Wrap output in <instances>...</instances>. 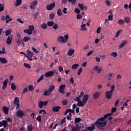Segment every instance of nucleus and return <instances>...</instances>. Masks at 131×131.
<instances>
[{
	"label": "nucleus",
	"instance_id": "1",
	"mask_svg": "<svg viewBox=\"0 0 131 131\" xmlns=\"http://www.w3.org/2000/svg\"><path fill=\"white\" fill-rule=\"evenodd\" d=\"M101 121H105V118H104V117L98 119L95 122L93 123V124L97 127H99V126L101 127H105V126L107 125L108 120H106L105 122Z\"/></svg>",
	"mask_w": 131,
	"mask_h": 131
},
{
	"label": "nucleus",
	"instance_id": "2",
	"mask_svg": "<svg viewBox=\"0 0 131 131\" xmlns=\"http://www.w3.org/2000/svg\"><path fill=\"white\" fill-rule=\"evenodd\" d=\"M115 90V85H113L111 86V90L108 91H106L105 93V97L107 100H110L111 98H112V96H113V92H114Z\"/></svg>",
	"mask_w": 131,
	"mask_h": 131
},
{
	"label": "nucleus",
	"instance_id": "3",
	"mask_svg": "<svg viewBox=\"0 0 131 131\" xmlns=\"http://www.w3.org/2000/svg\"><path fill=\"white\" fill-rule=\"evenodd\" d=\"M68 38H69V35L66 34L64 36H59L57 38V41L58 42H62V43H65L68 41Z\"/></svg>",
	"mask_w": 131,
	"mask_h": 131
},
{
	"label": "nucleus",
	"instance_id": "4",
	"mask_svg": "<svg viewBox=\"0 0 131 131\" xmlns=\"http://www.w3.org/2000/svg\"><path fill=\"white\" fill-rule=\"evenodd\" d=\"M29 29H27L26 30H24V32L25 33H27L28 34V35H31L33 32V30H34V26L33 25H30L28 27Z\"/></svg>",
	"mask_w": 131,
	"mask_h": 131
},
{
	"label": "nucleus",
	"instance_id": "5",
	"mask_svg": "<svg viewBox=\"0 0 131 131\" xmlns=\"http://www.w3.org/2000/svg\"><path fill=\"white\" fill-rule=\"evenodd\" d=\"M14 105H16V110L19 109L20 107V100H19V97H15L14 99Z\"/></svg>",
	"mask_w": 131,
	"mask_h": 131
},
{
	"label": "nucleus",
	"instance_id": "6",
	"mask_svg": "<svg viewBox=\"0 0 131 131\" xmlns=\"http://www.w3.org/2000/svg\"><path fill=\"white\" fill-rule=\"evenodd\" d=\"M55 7H56V4H55V2H53V3H50L49 5H47L46 8L48 11H52Z\"/></svg>",
	"mask_w": 131,
	"mask_h": 131
},
{
	"label": "nucleus",
	"instance_id": "7",
	"mask_svg": "<svg viewBox=\"0 0 131 131\" xmlns=\"http://www.w3.org/2000/svg\"><path fill=\"white\" fill-rule=\"evenodd\" d=\"M16 115L17 117H20V118H22L23 116H25V113L23 111H21L20 110H18L16 112Z\"/></svg>",
	"mask_w": 131,
	"mask_h": 131
},
{
	"label": "nucleus",
	"instance_id": "8",
	"mask_svg": "<svg viewBox=\"0 0 131 131\" xmlns=\"http://www.w3.org/2000/svg\"><path fill=\"white\" fill-rule=\"evenodd\" d=\"M13 40V35H10L7 39L6 43L8 46H10L12 43V41Z\"/></svg>",
	"mask_w": 131,
	"mask_h": 131
},
{
	"label": "nucleus",
	"instance_id": "9",
	"mask_svg": "<svg viewBox=\"0 0 131 131\" xmlns=\"http://www.w3.org/2000/svg\"><path fill=\"white\" fill-rule=\"evenodd\" d=\"M66 88V85L61 84L59 86V89L58 90V92L61 93V94H65V91H64V89Z\"/></svg>",
	"mask_w": 131,
	"mask_h": 131
},
{
	"label": "nucleus",
	"instance_id": "10",
	"mask_svg": "<svg viewBox=\"0 0 131 131\" xmlns=\"http://www.w3.org/2000/svg\"><path fill=\"white\" fill-rule=\"evenodd\" d=\"M37 4H38V2L37 1H35L33 2H32L30 4V9L32 10H34L35 9V7L37 5Z\"/></svg>",
	"mask_w": 131,
	"mask_h": 131
},
{
	"label": "nucleus",
	"instance_id": "11",
	"mask_svg": "<svg viewBox=\"0 0 131 131\" xmlns=\"http://www.w3.org/2000/svg\"><path fill=\"white\" fill-rule=\"evenodd\" d=\"M53 75H54V71H53L47 72L45 74V77H51Z\"/></svg>",
	"mask_w": 131,
	"mask_h": 131
},
{
	"label": "nucleus",
	"instance_id": "12",
	"mask_svg": "<svg viewBox=\"0 0 131 131\" xmlns=\"http://www.w3.org/2000/svg\"><path fill=\"white\" fill-rule=\"evenodd\" d=\"M90 97V96L88 94L84 95L83 97L82 101L83 102V103H85V104H86V102H88V100H89V98Z\"/></svg>",
	"mask_w": 131,
	"mask_h": 131
},
{
	"label": "nucleus",
	"instance_id": "13",
	"mask_svg": "<svg viewBox=\"0 0 131 131\" xmlns=\"http://www.w3.org/2000/svg\"><path fill=\"white\" fill-rule=\"evenodd\" d=\"M93 70L95 71L96 70V71H98V74H100V73H101V72H102V67H100L99 68V66H95L93 68Z\"/></svg>",
	"mask_w": 131,
	"mask_h": 131
},
{
	"label": "nucleus",
	"instance_id": "14",
	"mask_svg": "<svg viewBox=\"0 0 131 131\" xmlns=\"http://www.w3.org/2000/svg\"><path fill=\"white\" fill-rule=\"evenodd\" d=\"M18 46H23V47H25V44L24 43V42L23 41V40L21 39H18L16 41Z\"/></svg>",
	"mask_w": 131,
	"mask_h": 131
},
{
	"label": "nucleus",
	"instance_id": "15",
	"mask_svg": "<svg viewBox=\"0 0 131 131\" xmlns=\"http://www.w3.org/2000/svg\"><path fill=\"white\" fill-rule=\"evenodd\" d=\"M3 110L4 114H6V115H8L9 114V108L7 106H3Z\"/></svg>",
	"mask_w": 131,
	"mask_h": 131
},
{
	"label": "nucleus",
	"instance_id": "16",
	"mask_svg": "<svg viewBox=\"0 0 131 131\" xmlns=\"http://www.w3.org/2000/svg\"><path fill=\"white\" fill-rule=\"evenodd\" d=\"M8 82H9V80L8 79H6L5 80L3 81V85L2 87L3 90L6 89V88H7V85Z\"/></svg>",
	"mask_w": 131,
	"mask_h": 131
},
{
	"label": "nucleus",
	"instance_id": "17",
	"mask_svg": "<svg viewBox=\"0 0 131 131\" xmlns=\"http://www.w3.org/2000/svg\"><path fill=\"white\" fill-rule=\"evenodd\" d=\"M100 95H101V93L100 92H96L93 94V98L94 99H98V98L100 97Z\"/></svg>",
	"mask_w": 131,
	"mask_h": 131
},
{
	"label": "nucleus",
	"instance_id": "18",
	"mask_svg": "<svg viewBox=\"0 0 131 131\" xmlns=\"http://www.w3.org/2000/svg\"><path fill=\"white\" fill-rule=\"evenodd\" d=\"M60 109H61L60 106H54L52 109V111L53 112H59V110H60Z\"/></svg>",
	"mask_w": 131,
	"mask_h": 131
},
{
	"label": "nucleus",
	"instance_id": "19",
	"mask_svg": "<svg viewBox=\"0 0 131 131\" xmlns=\"http://www.w3.org/2000/svg\"><path fill=\"white\" fill-rule=\"evenodd\" d=\"M0 62L2 64H6V63H8V60H7L6 58H2L0 57Z\"/></svg>",
	"mask_w": 131,
	"mask_h": 131
},
{
	"label": "nucleus",
	"instance_id": "20",
	"mask_svg": "<svg viewBox=\"0 0 131 131\" xmlns=\"http://www.w3.org/2000/svg\"><path fill=\"white\" fill-rule=\"evenodd\" d=\"M127 43V41L124 40L119 46V49H122Z\"/></svg>",
	"mask_w": 131,
	"mask_h": 131
},
{
	"label": "nucleus",
	"instance_id": "21",
	"mask_svg": "<svg viewBox=\"0 0 131 131\" xmlns=\"http://www.w3.org/2000/svg\"><path fill=\"white\" fill-rule=\"evenodd\" d=\"M5 18L6 23H9L10 21H12V20H13L9 15H6Z\"/></svg>",
	"mask_w": 131,
	"mask_h": 131
},
{
	"label": "nucleus",
	"instance_id": "22",
	"mask_svg": "<svg viewBox=\"0 0 131 131\" xmlns=\"http://www.w3.org/2000/svg\"><path fill=\"white\" fill-rule=\"evenodd\" d=\"M55 89V85L52 84L51 85H50L48 89V91L49 92V93H51V92H53V91H54Z\"/></svg>",
	"mask_w": 131,
	"mask_h": 131
},
{
	"label": "nucleus",
	"instance_id": "23",
	"mask_svg": "<svg viewBox=\"0 0 131 131\" xmlns=\"http://www.w3.org/2000/svg\"><path fill=\"white\" fill-rule=\"evenodd\" d=\"M74 50L73 49H69V51L68 52V56H72L73 54H74Z\"/></svg>",
	"mask_w": 131,
	"mask_h": 131
},
{
	"label": "nucleus",
	"instance_id": "24",
	"mask_svg": "<svg viewBox=\"0 0 131 131\" xmlns=\"http://www.w3.org/2000/svg\"><path fill=\"white\" fill-rule=\"evenodd\" d=\"M43 96H45L46 97H48L49 96H51V93L50 91H49V90H45L43 93Z\"/></svg>",
	"mask_w": 131,
	"mask_h": 131
},
{
	"label": "nucleus",
	"instance_id": "25",
	"mask_svg": "<svg viewBox=\"0 0 131 131\" xmlns=\"http://www.w3.org/2000/svg\"><path fill=\"white\" fill-rule=\"evenodd\" d=\"M124 19V22H125V23H129V22H130V17L128 16L125 17Z\"/></svg>",
	"mask_w": 131,
	"mask_h": 131
},
{
	"label": "nucleus",
	"instance_id": "26",
	"mask_svg": "<svg viewBox=\"0 0 131 131\" xmlns=\"http://www.w3.org/2000/svg\"><path fill=\"white\" fill-rule=\"evenodd\" d=\"M16 2L15 3L16 7H19L22 4V0H16Z\"/></svg>",
	"mask_w": 131,
	"mask_h": 131
},
{
	"label": "nucleus",
	"instance_id": "27",
	"mask_svg": "<svg viewBox=\"0 0 131 131\" xmlns=\"http://www.w3.org/2000/svg\"><path fill=\"white\" fill-rule=\"evenodd\" d=\"M12 29H8V30H7L5 32V35L6 36H8L9 35H10V34H11V33H12Z\"/></svg>",
	"mask_w": 131,
	"mask_h": 131
},
{
	"label": "nucleus",
	"instance_id": "28",
	"mask_svg": "<svg viewBox=\"0 0 131 131\" xmlns=\"http://www.w3.org/2000/svg\"><path fill=\"white\" fill-rule=\"evenodd\" d=\"M84 104H85V103H84L83 102H82V101H79V102H78L77 103V105L79 107H83V106H84Z\"/></svg>",
	"mask_w": 131,
	"mask_h": 131
},
{
	"label": "nucleus",
	"instance_id": "29",
	"mask_svg": "<svg viewBox=\"0 0 131 131\" xmlns=\"http://www.w3.org/2000/svg\"><path fill=\"white\" fill-rule=\"evenodd\" d=\"M78 66H79V64L78 63H75L73 64L71 67L72 69H77L78 68Z\"/></svg>",
	"mask_w": 131,
	"mask_h": 131
},
{
	"label": "nucleus",
	"instance_id": "30",
	"mask_svg": "<svg viewBox=\"0 0 131 131\" xmlns=\"http://www.w3.org/2000/svg\"><path fill=\"white\" fill-rule=\"evenodd\" d=\"M95 127H96L95 126V125H94L93 123V125H91V126H89L88 127V130L93 131L94 130V129H95Z\"/></svg>",
	"mask_w": 131,
	"mask_h": 131
},
{
	"label": "nucleus",
	"instance_id": "31",
	"mask_svg": "<svg viewBox=\"0 0 131 131\" xmlns=\"http://www.w3.org/2000/svg\"><path fill=\"white\" fill-rule=\"evenodd\" d=\"M27 54H28V56L29 57H30V58H32V57H33V56L34 55V53L28 51H27Z\"/></svg>",
	"mask_w": 131,
	"mask_h": 131
},
{
	"label": "nucleus",
	"instance_id": "32",
	"mask_svg": "<svg viewBox=\"0 0 131 131\" xmlns=\"http://www.w3.org/2000/svg\"><path fill=\"white\" fill-rule=\"evenodd\" d=\"M2 124L5 128L7 127V125H8V121L6 120H2Z\"/></svg>",
	"mask_w": 131,
	"mask_h": 131
},
{
	"label": "nucleus",
	"instance_id": "33",
	"mask_svg": "<svg viewBox=\"0 0 131 131\" xmlns=\"http://www.w3.org/2000/svg\"><path fill=\"white\" fill-rule=\"evenodd\" d=\"M111 115H113V114L110 113L108 114H106L104 115L103 116V117H104V119H107V118H108V117L111 116Z\"/></svg>",
	"mask_w": 131,
	"mask_h": 131
},
{
	"label": "nucleus",
	"instance_id": "34",
	"mask_svg": "<svg viewBox=\"0 0 131 131\" xmlns=\"http://www.w3.org/2000/svg\"><path fill=\"white\" fill-rule=\"evenodd\" d=\"M54 24H55V22L53 21H50L47 22V25L49 27H52L54 26Z\"/></svg>",
	"mask_w": 131,
	"mask_h": 131
},
{
	"label": "nucleus",
	"instance_id": "35",
	"mask_svg": "<svg viewBox=\"0 0 131 131\" xmlns=\"http://www.w3.org/2000/svg\"><path fill=\"white\" fill-rule=\"evenodd\" d=\"M30 39V37L28 36H25L23 38V40L25 41V42H27Z\"/></svg>",
	"mask_w": 131,
	"mask_h": 131
},
{
	"label": "nucleus",
	"instance_id": "36",
	"mask_svg": "<svg viewBox=\"0 0 131 131\" xmlns=\"http://www.w3.org/2000/svg\"><path fill=\"white\" fill-rule=\"evenodd\" d=\"M41 27L42 29H47L48 28V25L44 23L41 25Z\"/></svg>",
	"mask_w": 131,
	"mask_h": 131
},
{
	"label": "nucleus",
	"instance_id": "37",
	"mask_svg": "<svg viewBox=\"0 0 131 131\" xmlns=\"http://www.w3.org/2000/svg\"><path fill=\"white\" fill-rule=\"evenodd\" d=\"M49 18H50V20H54V19L55 18V14H54L53 13L50 14Z\"/></svg>",
	"mask_w": 131,
	"mask_h": 131
},
{
	"label": "nucleus",
	"instance_id": "38",
	"mask_svg": "<svg viewBox=\"0 0 131 131\" xmlns=\"http://www.w3.org/2000/svg\"><path fill=\"white\" fill-rule=\"evenodd\" d=\"M24 66L26 67V68H28V69H30L31 68V66L27 63H24Z\"/></svg>",
	"mask_w": 131,
	"mask_h": 131
},
{
	"label": "nucleus",
	"instance_id": "39",
	"mask_svg": "<svg viewBox=\"0 0 131 131\" xmlns=\"http://www.w3.org/2000/svg\"><path fill=\"white\" fill-rule=\"evenodd\" d=\"M7 52H6V49L5 47H3L2 49V51L0 50V55H3V54H6Z\"/></svg>",
	"mask_w": 131,
	"mask_h": 131
},
{
	"label": "nucleus",
	"instance_id": "40",
	"mask_svg": "<svg viewBox=\"0 0 131 131\" xmlns=\"http://www.w3.org/2000/svg\"><path fill=\"white\" fill-rule=\"evenodd\" d=\"M75 123H79V122H80L81 121V119L80 118H77L75 119Z\"/></svg>",
	"mask_w": 131,
	"mask_h": 131
},
{
	"label": "nucleus",
	"instance_id": "41",
	"mask_svg": "<svg viewBox=\"0 0 131 131\" xmlns=\"http://www.w3.org/2000/svg\"><path fill=\"white\" fill-rule=\"evenodd\" d=\"M29 91H30V92L34 91V87L33 86V85H29Z\"/></svg>",
	"mask_w": 131,
	"mask_h": 131
},
{
	"label": "nucleus",
	"instance_id": "42",
	"mask_svg": "<svg viewBox=\"0 0 131 131\" xmlns=\"http://www.w3.org/2000/svg\"><path fill=\"white\" fill-rule=\"evenodd\" d=\"M11 88L12 91H15L16 90V85L14 83H11Z\"/></svg>",
	"mask_w": 131,
	"mask_h": 131
},
{
	"label": "nucleus",
	"instance_id": "43",
	"mask_svg": "<svg viewBox=\"0 0 131 131\" xmlns=\"http://www.w3.org/2000/svg\"><path fill=\"white\" fill-rule=\"evenodd\" d=\"M57 15H58V16H62V15H63V13L62 12V10L60 9H59L58 10Z\"/></svg>",
	"mask_w": 131,
	"mask_h": 131
},
{
	"label": "nucleus",
	"instance_id": "44",
	"mask_svg": "<svg viewBox=\"0 0 131 131\" xmlns=\"http://www.w3.org/2000/svg\"><path fill=\"white\" fill-rule=\"evenodd\" d=\"M38 107L40 109H42V107H43V104L42 103V101H40L38 103Z\"/></svg>",
	"mask_w": 131,
	"mask_h": 131
},
{
	"label": "nucleus",
	"instance_id": "45",
	"mask_svg": "<svg viewBox=\"0 0 131 131\" xmlns=\"http://www.w3.org/2000/svg\"><path fill=\"white\" fill-rule=\"evenodd\" d=\"M78 7L80 8V10H82V11H84V8L83 7V4L79 3Z\"/></svg>",
	"mask_w": 131,
	"mask_h": 131
},
{
	"label": "nucleus",
	"instance_id": "46",
	"mask_svg": "<svg viewBox=\"0 0 131 131\" xmlns=\"http://www.w3.org/2000/svg\"><path fill=\"white\" fill-rule=\"evenodd\" d=\"M39 114H47V112L45 110H41L39 111Z\"/></svg>",
	"mask_w": 131,
	"mask_h": 131
},
{
	"label": "nucleus",
	"instance_id": "47",
	"mask_svg": "<svg viewBox=\"0 0 131 131\" xmlns=\"http://www.w3.org/2000/svg\"><path fill=\"white\" fill-rule=\"evenodd\" d=\"M118 24H119V25H122V24H124V20L123 19H119L118 21Z\"/></svg>",
	"mask_w": 131,
	"mask_h": 131
},
{
	"label": "nucleus",
	"instance_id": "48",
	"mask_svg": "<svg viewBox=\"0 0 131 131\" xmlns=\"http://www.w3.org/2000/svg\"><path fill=\"white\" fill-rule=\"evenodd\" d=\"M44 76L43 75H42L37 80V82L38 83V82H40V81H41L42 79H43Z\"/></svg>",
	"mask_w": 131,
	"mask_h": 131
},
{
	"label": "nucleus",
	"instance_id": "49",
	"mask_svg": "<svg viewBox=\"0 0 131 131\" xmlns=\"http://www.w3.org/2000/svg\"><path fill=\"white\" fill-rule=\"evenodd\" d=\"M5 10V7H4V5H3L1 3H0V13L1 12H3Z\"/></svg>",
	"mask_w": 131,
	"mask_h": 131
},
{
	"label": "nucleus",
	"instance_id": "50",
	"mask_svg": "<svg viewBox=\"0 0 131 131\" xmlns=\"http://www.w3.org/2000/svg\"><path fill=\"white\" fill-rule=\"evenodd\" d=\"M53 28H54L55 30H57V29L59 28V25L57 24H54L53 25Z\"/></svg>",
	"mask_w": 131,
	"mask_h": 131
},
{
	"label": "nucleus",
	"instance_id": "51",
	"mask_svg": "<svg viewBox=\"0 0 131 131\" xmlns=\"http://www.w3.org/2000/svg\"><path fill=\"white\" fill-rule=\"evenodd\" d=\"M122 31L121 30H119V31H118L116 32V34L115 37H118L119 36V34H120V33H121Z\"/></svg>",
	"mask_w": 131,
	"mask_h": 131
},
{
	"label": "nucleus",
	"instance_id": "52",
	"mask_svg": "<svg viewBox=\"0 0 131 131\" xmlns=\"http://www.w3.org/2000/svg\"><path fill=\"white\" fill-rule=\"evenodd\" d=\"M111 56H113V57H114L115 58H116L117 56H118V54L117 52H112L111 53Z\"/></svg>",
	"mask_w": 131,
	"mask_h": 131
},
{
	"label": "nucleus",
	"instance_id": "53",
	"mask_svg": "<svg viewBox=\"0 0 131 131\" xmlns=\"http://www.w3.org/2000/svg\"><path fill=\"white\" fill-rule=\"evenodd\" d=\"M33 129V126L31 125H29L28 126V131H31Z\"/></svg>",
	"mask_w": 131,
	"mask_h": 131
},
{
	"label": "nucleus",
	"instance_id": "54",
	"mask_svg": "<svg viewBox=\"0 0 131 131\" xmlns=\"http://www.w3.org/2000/svg\"><path fill=\"white\" fill-rule=\"evenodd\" d=\"M36 120L39 122H41V116H40V115H38L36 118Z\"/></svg>",
	"mask_w": 131,
	"mask_h": 131
},
{
	"label": "nucleus",
	"instance_id": "55",
	"mask_svg": "<svg viewBox=\"0 0 131 131\" xmlns=\"http://www.w3.org/2000/svg\"><path fill=\"white\" fill-rule=\"evenodd\" d=\"M69 3H71L72 5H75L76 3L77 0H68Z\"/></svg>",
	"mask_w": 131,
	"mask_h": 131
},
{
	"label": "nucleus",
	"instance_id": "56",
	"mask_svg": "<svg viewBox=\"0 0 131 131\" xmlns=\"http://www.w3.org/2000/svg\"><path fill=\"white\" fill-rule=\"evenodd\" d=\"M71 131H79V129L77 128L76 126H74L72 128Z\"/></svg>",
	"mask_w": 131,
	"mask_h": 131
},
{
	"label": "nucleus",
	"instance_id": "57",
	"mask_svg": "<svg viewBox=\"0 0 131 131\" xmlns=\"http://www.w3.org/2000/svg\"><path fill=\"white\" fill-rule=\"evenodd\" d=\"M67 103H68V101L66 99H64L62 101V104L63 105H67Z\"/></svg>",
	"mask_w": 131,
	"mask_h": 131
},
{
	"label": "nucleus",
	"instance_id": "58",
	"mask_svg": "<svg viewBox=\"0 0 131 131\" xmlns=\"http://www.w3.org/2000/svg\"><path fill=\"white\" fill-rule=\"evenodd\" d=\"M64 122H66V118H64L62 120V121H60L59 122V124L62 125V124H63V123H64Z\"/></svg>",
	"mask_w": 131,
	"mask_h": 131
},
{
	"label": "nucleus",
	"instance_id": "59",
	"mask_svg": "<svg viewBox=\"0 0 131 131\" xmlns=\"http://www.w3.org/2000/svg\"><path fill=\"white\" fill-rule=\"evenodd\" d=\"M81 72H82V67L80 68V69L78 70L77 73L78 75H80Z\"/></svg>",
	"mask_w": 131,
	"mask_h": 131
},
{
	"label": "nucleus",
	"instance_id": "60",
	"mask_svg": "<svg viewBox=\"0 0 131 131\" xmlns=\"http://www.w3.org/2000/svg\"><path fill=\"white\" fill-rule=\"evenodd\" d=\"M108 20L112 21L113 20V14L110 15L108 16Z\"/></svg>",
	"mask_w": 131,
	"mask_h": 131
},
{
	"label": "nucleus",
	"instance_id": "61",
	"mask_svg": "<svg viewBox=\"0 0 131 131\" xmlns=\"http://www.w3.org/2000/svg\"><path fill=\"white\" fill-rule=\"evenodd\" d=\"M112 113H115V112H116V111H117V108L115 107H114L112 108Z\"/></svg>",
	"mask_w": 131,
	"mask_h": 131
},
{
	"label": "nucleus",
	"instance_id": "62",
	"mask_svg": "<svg viewBox=\"0 0 131 131\" xmlns=\"http://www.w3.org/2000/svg\"><path fill=\"white\" fill-rule=\"evenodd\" d=\"M75 13L76 14H79V13H80V10L78 8H76L75 9Z\"/></svg>",
	"mask_w": 131,
	"mask_h": 131
},
{
	"label": "nucleus",
	"instance_id": "63",
	"mask_svg": "<svg viewBox=\"0 0 131 131\" xmlns=\"http://www.w3.org/2000/svg\"><path fill=\"white\" fill-rule=\"evenodd\" d=\"M28 92V89L27 88H25L23 91V94H25L26 93H27Z\"/></svg>",
	"mask_w": 131,
	"mask_h": 131
},
{
	"label": "nucleus",
	"instance_id": "64",
	"mask_svg": "<svg viewBox=\"0 0 131 131\" xmlns=\"http://www.w3.org/2000/svg\"><path fill=\"white\" fill-rule=\"evenodd\" d=\"M93 53H94V50H91V51L87 54L88 57H89V56H91V55H92V54H93Z\"/></svg>",
	"mask_w": 131,
	"mask_h": 131
}]
</instances>
